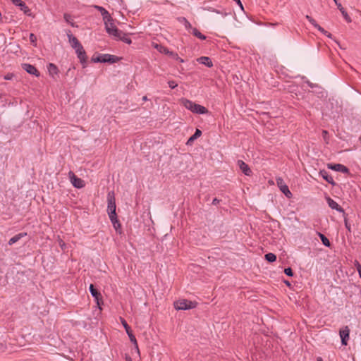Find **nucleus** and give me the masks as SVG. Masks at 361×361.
Wrapping results in <instances>:
<instances>
[{"label": "nucleus", "instance_id": "obj_52", "mask_svg": "<svg viewBox=\"0 0 361 361\" xmlns=\"http://www.w3.org/2000/svg\"><path fill=\"white\" fill-rule=\"evenodd\" d=\"M5 79H6V80H9V79H11V77H9V76H8V75H7V76H6V77H5Z\"/></svg>", "mask_w": 361, "mask_h": 361}, {"label": "nucleus", "instance_id": "obj_3", "mask_svg": "<svg viewBox=\"0 0 361 361\" xmlns=\"http://www.w3.org/2000/svg\"><path fill=\"white\" fill-rule=\"evenodd\" d=\"M196 303L188 300H180L174 302V307L178 310H186L195 307Z\"/></svg>", "mask_w": 361, "mask_h": 361}, {"label": "nucleus", "instance_id": "obj_21", "mask_svg": "<svg viewBox=\"0 0 361 361\" xmlns=\"http://www.w3.org/2000/svg\"><path fill=\"white\" fill-rule=\"evenodd\" d=\"M18 7L25 15L32 16L33 18L35 17V16H32L30 9L26 6L25 2L23 1Z\"/></svg>", "mask_w": 361, "mask_h": 361}, {"label": "nucleus", "instance_id": "obj_1", "mask_svg": "<svg viewBox=\"0 0 361 361\" xmlns=\"http://www.w3.org/2000/svg\"><path fill=\"white\" fill-rule=\"evenodd\" d=\"M181 104L188 110L192 113L198 114H204L208 113V110L204 106L195 104L192 101L187 99H182L180 100Z\"/></svg>", "mask_w": 361, "mask_h": 361}, {"label": "nucleus", "instance_id": "obj_51", "mask_svg": "<svg viewBox=\"0 0 361 361\" xmlns=\"http://www.w3.org/2000/svg\"><path fill=\"white\" fill-rule=\"evenodd\" d=\"M285 283H286L287 286H290V282H289V281H285Z\"/></svg>", "mask_w": 361, "mask_h": 361}, {"label": "nucleus", "instance_id": "obj_18", "mask_svg": "<svg viewBox=\"0 0 361 361\" xmlns=\"http://www.w3.org/2000/svg\"><path fill=\"white\" fill-rule=\"evenodd\" d=\"M94 8L97 9L99 11H100L104 21H106V19H111V16L109 13V12L103 7L99 6H94Z\"/></svg>", "mask_w": 361, "mask_h": 361}, {"label": "nucleus", "instance_id": "obj_4", "mask_svg": "<svg viewBox=\"0 0 361 361\" xmlns=\"http://www.w3.org/2000/svg\"><path fill=\"white\" fill-rule=\"evenodd\" d=\"M105 28L106 32L113 36L114 38L120 34V31L113 23V19L111 17V19H106V21H104Z\"/></svg>", "mask_w": 361, "mask_h": 361}, {"label": "nucleus", "instance_id": "obj_33", "mask_svg": "<svg viewBox=\"0 0 361 361\" xmlns=\"http://www.w3.org/2000/svg\"><path fill=\"white\" fill-rule=\"evenodd\" d=\"M319 31L322 32L324 35H326L329 38H332V35L329 32H328L326 30H325L323 27H322L319 25L317 27Z\"/></svg>", "mask_w": 361, "mask_h": 361}, {"label": "nucleus", "instance_id": "obj_31", "mask_svg": "<svg viewBox=\"0 0 361 361\" xmlns=\"http://www.w3.org/2000/svg\"><path fill=\"white\" fill-rule=\"evenodd\" d=\"M179 21L180 22H183L184 23V25L186 29L189 30V29H191L192 28L190 23L189 21H188V20L185 18H180L179 19Z\"/></svg>", "mask_w": 361, "mask_h": 361}, {"label": "nucleus", "instance_id": "obj_9", "mask_svg": "<svg viewBox=\"0 0 361 361\" xmlns=\"http://www.w3.org/2000/svg\"><path fill=\"white\" fill-rule=\"evenodd\" d=\"M350 329L348 326H344L339 331V335L341 338V343L343 345H346L348 340L349 338Z\"/></svg>", "mask_w": 361, "mask_h": 361}, {"label": "nucleus", "instance_id": "obj_42", "mask_svg": "<svg viewBox=\"0 0 361 361\" xmlns=\"http://www.w3.org/2000/svg\"><path fill=\"white\" fill-rule=\"evenodd\" d=\"M344 221H345V228L348 229V231L349 232H350L351 231L350 225L348 224V219H347L346 217L344 218Z\"/></svg>", "mask_w": 361, "mask_h": 361}, {"label": "nucleus", "instance_id": "obj_47", "mask_svg": "<svg viewBox=\"0 0 361 361\" xmlns=\"http://www.w3.org/2000/svg\"><path fill=\"white\" fill-rule=\"evenodd\" d=\"M59 244H60V246H61V247L62 249H63V247L66 246L65 243H64V242H63L62 240H61V241H60V243H59Z\"/></svg>", "mask_w": 361, "mask_h": 361}, {"label": "nucleus", "instance_id": "obj_49", "mask_svg": "<svg viewBox=\"0 0 361 361\" xmlns=\"http://www.w3.org/2000/svg\"><path fill=\"white\" fill-rule=\"evenodd\" d=\"M236 2L240 6L241 8H243V5L240 0H236Z\"/></svg>", "mask_w": 361, "mask_h": 361}, {"label": "nucleus", "instance_id": "obj_46", "mask_svg": "<svg viewBox=\"0 0 361 361\" xmlns=\"http://www.w3.org/2000/svg\"><path fill=\"white\" fill-rule=\"evenodd\" d=\"M219 200L216 198H214L212 201V204H216L217 203H219Z\"/></svg>", "mask_w": 361, "mask_h": 361}, {"label": "nucleus", "instance_id": "obj_39", "mask_svg": "<svg viewBox=\"0 0 361 361\" xmlns=\"http://www.w3.org/2000/svg\"><path fill=\"white\" fill-rule=\"evenodd\" d=\"M284 273L288 276H292L293 275V270L291 268L288 267V268H286L284 269Z\"/></svg>", "mask_w": 361, "mask_h": 361}, {"label": "nucleus", "instance_id": "obj_41", "mask_svg": "<svg viewBox=\"0 0 361 361\" xmlns=\"http://www.w3.org/2000/svg\"><path fill=\"white\" fill-rule=\"evenodd\" d=\"M168 84L171 89H174L178 86V84L173 80L169 81Z\"/></svg>", "mask_w": 361, "mask_h": 361}, {"label": "nucleus", "instance_id": "obj_40", "mask_svg": "<svg viewBox=\"0 0 361 361\" xmlns=\"http://www.w3.org/2000/svg\"><path fill=\"white\" fill-rule=\"evenodd\" d=\"M355 266L356 267V269H357V270L359 273V275L361 278V264L357 261H355Z\"/></svg>", "mask_w": 361, "mask_h": 361}, {"label": "nucleus", "instance_id": "obj_50", "mask_svg": "<svg viewBox=\"0 0 361 361\" xmlns=\"http://www.w3.org/2000/svg\"><path fill=\"white\" fill-rule=\"evenodd\" d=\"M147 99H147V96H144V97H142V100H143V101H147Z\"/></svg>", "mask_w": 361, "mask_h": 361}, {"label": "nucleus", "instance_id": "obj_35", "mask_svg": "<svg viewBox=\"0 0 361 361\" xmlns=\"http://www.w3.org/2000/svg\"><path fill=\"white\" fill-rule=\"evenodd\" d=\"M306 18L314 27H315L316 28L318 27L319 25L317 23L315 20H314L312 17H310V16H306Z\"/></svg>", "mask_w": 361, "mask_h": 361}, {"label": "nucleus", "instance_id": "obj_37", "mask_svg": "<svg viewBox=\"0 0 361 361\" xmlns=\"http://www.w3.org/2000/svg\"><path fill=\"white\" fill-rule=\"evenodd\" d=\"M341 13H342V15H343V18H345L348 22H349V23H350V22H351V18H350V17L349 16V15L348 14V13L346 12V11H345V10L342 11Z\"/></svg>", "mask_w": 361, "mask_h": 361}, {"label": "nucleus", "instance_id": "obj_45", "mask_svg": "<svg viewBox=\"0 0 361 361\" xmlns=\"http://www.w3.org/2000/svg\"><path fill=\"white\" fill-rule=\"evenodd\" d=\"M336 6L341 12H342V11L345 10L340 3L336 4Z\"/></svg>", "mask_w": 361, "mask_h": 361}, {"label": "nucleus", "instance_id": "obj_32", "mask_svg": "<svg viewBox=\"0 0 361 361\" xmlns=\"http://www.w3.org/2000/svg\"><path fill=\"white\" fill-rule=\"evenodd\" d=\"M168 55H169L170 56H171L173 59H176V60H178L180 62L183 63V59H182L181 58H180L178 56V55L176 54V53H174L173 51H169V53L168 54Z\"/></svg>", "mask_w": 361, "mask_h": 361}, {"label": "nucleus", "instance_id": "obj_25", "mask_svg": "<svg viewBox=\"0 0 361 361\" xmlns=\"http://www.w3.org/2000/svg\"><path fill=\"white\" fill-rule=\"evenodd\" d=\"M192 33L195 36L197 37V38L200 39H206V37L202 35L197 28L195 27H192Z\"/></svg>", "mask_w": 361, "mask_h": 361}, {"label": "nucleus", "instance_id": "obj_19", "mask_svg": "<svg viewBox=\"0 0 361 361\" xmlns=\"http://www.w3.org/2000/svg\"><path fill=\"white\" fill-rule=\"evenodd\" d=\"M115 39L121 40L123 42L127 43L128 44H130L132 43L131 39L128 37L127 34L123 33L122 31H120V34L118 35V36H116Z\"/></svg>", "mask_w": 361, "mask_h": 361}, {"label": "nucleus", "instance_id": "obj_8", "mask_svg": "<svg viewBox=\"0 0 361 361\" xmlns=\"http://www.w3.org/2000/svg\"><path fill=\"white\" fill-rule=\"evenodd\" d=\"M327 168L336 171H340L343 173H348L349 169L343 164H328Z\"/></svg>", "mask_w": 361, "mask_h": 361}, {"label": "nucleus", "instance_id": "obj_36", "mask_svg": "<svg viewBox=\"0 0 361 361\" xmlns=\"http://www.w3.org/2000/svg\"><path fill=\"white\" fill-rule=\"evenodd\" d=\"M322 136L326 144L329 143V136H328V131L326 130H322Z\"/></svg>", "mask_w": 361, "mask_h": 361}, {"label": "nucleus", "instance_id": "obj_44", "mask_svg": "<svg viewBox=\"0 0 361 361\" xmlns=\"http://www.w3.org/2000/svg\"><path fill=\"white\" fill-rule=\"evenodd\" d=\"M100 60H102V55L97 56V58H93L92 61L94 62H100Z\"/></svg>", "mask_w": 361, "mask_h": 361}, {"label": "nucleus", "instance_id": "obj_27", "mask_svg": "<svg viewBox=\"0 0 361 361\" xmlns=\"http://www.w3.org/2000/svg\"><path fill=\"white\" fill-rule=\"evenodd\" d=\"M319 236L320 237L322 243L325 246H326V247H329L330 246V241H329V240L324 234H322L321 233H319Z\"/></svg>", "mask_w": 361, "mask_h": 361}, {"label": "nucleus", "instance_id": "obj_15", "mask_svg": "<svg viewBox=\"0 0 361 361\" xmlns=\"http://www.w3.org/2000/svg\"><path fill=\"white\" fill-rule=\"evenodd\" d=\"M238 166L241 171L246 175V176H250L252 173V171L248 166L247 164H245L243 161L239 160L238 161Z\"/></svg>", "mask_w": 361, "mask_h": 361}, {"label": "nucleus", "instance_id": "obj_17", "mask_svg": "<svg viewBox=\"0 0 361 361\" xmlns=\"http://www.w3.org/2000/svg\"><path fill=\"white\" fill-rule=\"evenodd\" d=\"M197 61L202 64L205 65L206 66L211 68L213 66V63L210 58L207 56H201L197 59Z\"/></svg>", "mask_w": 361, "mask_h": 361}, {"label": "nucleus", "instance_id": "obj_30", "mask_svg": "<svg viewBox=\"0 0 361 361\" xmlns=\"http://www.w3.org/2000/svg\"><path fill=\"white\" fill-rule=\"evenodd\" d=\"M265 259L269 262H274L276 259V256L274 253H268L265 255Z\"/></svg>", "mask_w": 361, "mask_h": 361}, {"label": "nucleus", "instance_id": "obj_6", "mask_svg": "<svg viewBox=\"0 0 361 361\" xmlns=\"http://www.w3.org/2000/svg\"><path fill=\"white\" fill-rule=\"evenodd\" d=\"M276 183L279 188H280V190L288 198H290L292 197V193L289 190L288 187L287 185L284 183L283 179L281 177H279L276 178Z\"/></svg>", "mask_w": 361, "mask_h": 361}, {"label": "nucleus", "instance_id": "obj_22", "mask_svg": "<svg viewBox=\"0 0 361 361\" xmlns=\"http://www.w3.org/2000/svg\"><path fill=\"white\" fill-rule=\"evenodd\" d=\"M153 47L161 53H164L166 54H168L169 53V50L166 47L162 46L161 44L153 43Z\"/></svg>", "mask_w": 361, "mask_h": 361}, {"label": "nucleus", "instance_id": "obj_13", "mask_svg": "<svg viewBox=\"0 0 361 361\" xmlns=\"http://www.w3.org/2000/svg\"><path fill=\"white\" fill-rule=\"evenodd\" d=\"M326 201L329 204V207H331L332 209H336L339 212H342L345 214V212L343 209L336 202H335L334 200H332L331 197H326Z\"/></svg>", "mask_w": 361, "mask_h": 361}, {"label": "nucleus", "instance_id": "obj_12", "mask_svg": "<svg viewBox=\"0 0 361 361\" xmlns=\"http://www.w3.org/2000/svg\"><path fill=\"white\" fill-rule=\"evenodd\" d=\"M23 68L30 74L34 75L37 77L39 76V72L37 69L32 65L29 63H23Z\"/></svg>", "mask_w": 361, "mask_h": 361}, {"label": "nucleus", "instance_id": "obj_53", "mask_svg": "<svg viewBox=\"0 0 361 361\" xmlns=\"http://www.w3.org/2000/svg\"><path fill=\"white\" fill-rule=\"evenodd\" d=\"M317 361H323L321 357H318Z\"/></svg>", "mask_w": 361, "mask_h": 361}, {"label": "nucleus", "instance_id": "obj_48", "mask_svg": "<svg viewBox=\"0 0 361 361\" xmlns=\"http://www.w3.org/2000/svg\"><path fill=\"white\" fill-rule=\"evenodd\" d=\"M126 361H133L131 357L128 355H126Z\"/></svg>", "mask_w": 361, "mask_h": 361}, {"label": "nucleus", "instance_id": "obj_2", "mask_svg": "<svg viewBox=\"0 0 361 361\" xmlns=\"http://www.w3.org/2000/svg\"><path fill=\"white\" fill-rule=\"evenodd\" d=\"M108 213L110 219L116 216V201L114 197V193L110 192L108 193Z\"/></svg>", "mask_w": 361, "mask_h": 361}, {"label": "nucleus", "instance_id": "obj_7", "mask_svg": "<svg viewBox=\"0 0 361 361\" xmlns=\"http://www.w3.org/2000/svg\"><path fill=\"white\" fill-rule=\"evenodd\" d=\"M120 319H121V322L122 325L123 326L128 336H129L130 341L132 343H133L134 345H135V347L138 349L137 340H136L135 336L133 334L130 327L129 326V325L127 324L126 321L123 318L121 317Z\"/></svg>", "mask_w": 361, "mask_h": 361}, {"label": "nucleus", "instance_id": "obj_34", "mask_svg": "<svg viewBox=\"0 0 361 361\" xmlns=\"http://www.w3.org/2000/svg\"><path fill=\"white\" fill-rule=\"evenodd\" d=\"M30 40L35 47L37 46V37L33 33L30 34Z\"/></svg>", "mask_w": 361, "mask_h": 361}, {"label": "nucleus", "instance_id": "obj_14", "mask_svg": "<svg viewBox=\"0 0 361 361\" xmlns=\"http://www.w3.org/2000/svg\"><path fill=\"white\" fill-rule=\"evenodd\" d=\"M118 61V57L114 55L110 54H102V60H100L101 63H115Z\"/></svg>", "mask_w": 361, "mask_h": 361}, {"label": "nucleus", "instance_id": "obj_10", "mask_svg": "<svg viewBox=\"0 0 361 361\" xmlns=\"http://www.w3.org/2000/svg\"><path fill=\"white\" fill-rule=\"evenodd\" d=\"M75 50L77 54L78 58L80 59V63H85L87 57L83 47L81 45L78 48L75 49Z\"/></svg>", "mask_w": 361, "mask_h": 361}, {"label": "nucleus", "instance_id": "obj_23", "mask_svg": "<svg viewBox=\"0 0 361 361\" xmlns=\"http://www.w3.org/2000/svg\"><path fill=\"white\" fill-rule=\"evenodd\" d=\"M202 135V131L199 129H196L195 133L188 139L187 142V145H190L192 142L196 140L197 137H200Z\"/></svg>", "mask_w": 361, "mask_h": 361}, {"label": "nucleus", "instance_id": "obj_16", "mask_svg": "<svg viewBox=\"0 0 361 361\" xmlns=\"http://www.w3.org/2000/svg\"><path fill=\"white\" fill-rule=\"evenodd\" d=\"M319 174L322 176V178L326 180L329 183L332 185H335L336 183L334 182L333 178L328 174V173L325 170H321L319 171Z\"/></svg>", "mask_w": 361, "mask_h": 361}, {"label": "nucleus", "instance_id": "obj_54", "mask_svg": "<svg viewBox=\"0 0 361 361\" xmlns=\"http://www.w3.org/2000/svg\"><path fill=\"white\" fill-rule=\"evenodd\" d=\"M333 1L335 2V4H336L338 3V2L337 1V0H333Z\"/></svg>", "mask_w": 361, "mask_h": 361}, {"label": "nucleus", "instance_id": "obj_26", "mask_svg": "<svg viewBox=\"0 0 361 361\" xmlns=\"http://www.w3.org/2000/svg\"><path fill=\"white\" fill-rule=\"evenodd\" d=\"M48 71L49 74L55 75L58 73V68L54 63H49L48 66Z\"/></svg>", "mask_w": 361, "mask_h": 361}, {"label": "nucleus", "instance_id": "obj_43", "mask_svg": "<svg viewBox=\"0 0 361 361\" xmlns=\"http://www.w3.org/2000/svg\"><path fill=\"white\" fill-rule=\"evenodd\" d=\"M11 1L13 2V4L14 5L17 6H19L21 4V3L23 2L22 0H11Z\"/></svg>", "mask_w": 361, "mask_h": 361}, {"label": "nucleus", "instance_id": "obj_38", "mask_svg": "<svg viewBox=\"0 0 361 361\" xmlns=\"http://www.w3.org/2000/svg\"><path fill=\"white\" fill-rule=\"evenodd\" d=\"M94 298H95V300H96V302H97V305H98L99 308L100 310H102V308H101V304H102V303H103V302H102V295L100 294L99 297Z\"/></svg>", "mask_w": 361, "mask_h": 361}, {"label": "nucleus", "instance_id": "obj_29", "mask_svg": "<svg viewBox=\"0 0 361 361\" xmlns=\"http://www.w3.org/2000/svg\"><path fill=\"white\" fill-rule=\"evenodd\" d=\"M90 291L92 294V295L94 297V298H97V297H99L100 295V293L99 291H97V290H96L94 287V286L92 284H91L90 286Z\"/></svg>", "mask_w": 361, "mask_h": 361}, {"label": "nucleus", "instance_id": "obj_11", "mask_svg": "<svg viewBox=\"0 0 361 361\" xmlns=\"http://www.w3.org/2000/svg\"><path fill=\"white\" fill-rule=\"evenodd\" d=\"M66 34H67V36L69 39V42L71 45L72 48H73L75 49L76 48H78L80 46H81V44L80 43L78 39L75 36H73L72 35V33L70 30H68L66 32Z\"/></svg>", "mask_w": 361, "mask_h": 361}, {"label": "nucleus", "instance_id": "obj_5", "mask_svg": "<svg viewBox=\"0 0 361 361\" xmlns=\"http://www.w3.org/2000/svg\"><path fill=\"white\" fill-rule=\"evenodd\" d=\"M68 176L71 183L75 188H82L85 186L84 180L77 177L73 171H69Z\"/></svg>", "mask_w": 361, "mask_h": 361}, {"label": "nucleus", "instance_id": "obj_24", "mask_svg": "<svg viewBox=\"0 0 361 361\" xmlns=\"http://www.w3.org/2000/svg\"><path fill=\"white\" fill-rule=\"evenodd\" d=\"M111 221L113 224V226L116 231H118L121 233V231L119 229L121 228V224L119 223L118 220L117 219V217H112V219H110Z\"/></svg>", "mask_w": 361, "mask_h": 361}, {"label": "nucleus", "instance_id": "obj_28", "mask_svg": "<svg viewBox=\"0 0 361 361\" xmlns=\"http://www.w3.org/2000/svg\"><path fill=\"white\" fill-rule=\"evenodd\" d=\"M63 18L71 26H73V27L75 26L74 22L73 21L72 17H71V16L70 14L64 13L63 14Z\"/></svg>", "mask_w": 361, "mask_h": 361}, {"label": "nucleus", "instance_id": "obj_20", "mask_svg": "<svg viewBox=\"0 0 361 361\" xmlns=\"http://www.w3.org/2000/svg\"><path fill=\"white\" fill-rule=\"evenodd\" d=\"M27 235V233H18L16 235H14L13 237H12L9 241H8V244L10 245L16 243V242H18L20 239H21L24 236H26Z\"/></svg>", "mask_w": 361, "mask_h": 361}]
</instances>
